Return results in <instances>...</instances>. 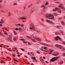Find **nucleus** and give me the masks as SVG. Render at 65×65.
<instances>
[{
  "label": "nucleus",
  "mask_w": 65,
  "mask_h": 65,
  "mask_svg": "<svg viewBox=\"0 0 65 65\" xmlns=\"http://www.w3.org/2000/svg\"><path fill=\"white\" fill-rule=\"evenodd\" d=\"M37 53H38V54H39V53H40V52H38V51H37Z\"/></svg>",
  "instance_id": "52"
},
{
  "label": "nucleus",
  "mask_w": 65,
  "mask_h": 65,
  "mask_svg": "<svg viewBox=\"0 0 65 65\" xmlns=\"http://www.w3.org/2000/svg\"><path fill=\"white\" fill-rule=\"evenodd\" d=\"M46 22H48V23H50L51 22V21L48 20H47Z\"/></svg>",
  "instance_id": "24"
},
{
  "label": "nucleus",
  "mask_w": 65,
  "mask_h": 65,
  "mask_svg": "<svg viewBox=\"0 0 65 65\" xmlns=\"http://www.w3.org/2000/svg\"><path fill=\"white\" fill-rule=\"evenodd\" d=\"M10 13L9 12L8 13V14L9 15H11L10 14Z\"/></svg>",
  "instance_id": "50"
},
{
  "label": "nucleus",
  "mask_w": 65,
  "mask_h": 65,
  "mask_svg": "<svg viewBox=\"0 0 65 65\" xmlns=\"http://www.w3.org/2000/svg\"><path fill=\"white\" fill-rule=\"evenodd\" d=\"M45 62L46 63H47V64H48V62L47 61H46Z\"/></svg>",
  "instance_id": "48"
},
{
  "label": "nucleus",
  "mask_w": 65,
  "mask_h": 65,
  "mask_svg": "<svg viewBox=\"0 0 65 65\" xmlns=\"http://www.w3.org/2000/svg\"><path fill=\"white\" fill-rule=\"evenodd\" d=\"M13 49H14V50H17V48H13Z\"/></svg>",
  "instance_id": "35"
},
{
  "label": "nucleus",
  "mask_w": 65,
  "mask_h": 65,
  "mask_svg": "<svg viewBox=\"0 0 65 65\" xmlns=\"http://www.w3.org/2000/svg\"><path fill=\"white\" fill-rule=\"evenodd\" d=\"M63 6V4H59V5L58 6V7H60V8H61L63 9L64 10H65V9L64 8V7Z\"/></svg>",
  "instance_id": "4"
},
{
  "label": "nucleus",
  "mask_w": 65,
  "mask_h": 65,
  "mask_svg": "<svg viewBox=\"0 0 65 65\" xmlns=\"http://www.w3.org/2000/svg\"><path fill=\"white\" fill-rule=\"evenodd\" d=\"M32 12H33V11H31L30 12V13H32Z\"/></svg>",
  "instance_id": "47"
},
{
  "label": "nucleus",
  "mask_w": 65,
  "mask_h": 65,
  "mask_svg": "<svg viewBox=\"0 0 65 65\" xmlns=\"http://www.w3.org/2000/svg\"><path fill=\"white\" fill-rule=\"evenodd\" d=\"M59 20H61V19H61V18H59Z\"/></svg>",
  "instance_id": "60"
},
{
  "label": "nucleus",
  "mask_w": 65,
  "mask_h": 65,
  "mask_svg": "<svg viewBox=\"0 0 65 65\" xmlns=\"http://www.w3.org/2000/svg\"><path fill=\"white\" fill-rule=\"evenodd\" d=\"M58 34V32H57V33H55V34H56V35H57V34Z\"/></svg>",
  "instance_id": "56"
},
{
  "label": "nucleus",
  "mask_w": 65,
  "mask_h": 65,
  "mask_svg": "<svg viewBox=\"0 0 65 65\" xmlns=\"http://www.w3.org/2000/svg\"><path fill=\"white\" fill-rule=\"evenodd\" d=\"M63 63V62L61 61L59 63L60 64H62V63Z\"/></svg>",
  "instance_id": "30"
},
{
  "label": "nucleus",
  "mask_w": 65,
  "mask_h": 65,
  "mask_svg": "<svg viewBox=\"0 0 65 65\" xmlns=\"http://www.w3.org/2000/svg\"><path fill=\"white\" fill-rule=\"evenodd\" d=\"M55 39L56 41H57L58 40H60V37L58 36H56L55 37Z\"/></svg>",
  "instance_id": "6"
},
{
  "label": "nucleus",
  "mask_w": 65,
  "mask_h": 65,
  "mask_svg": "<svg viewBox=\"0 0 65 65\" xmlns=\"http://www.w3.org/2000/svg\"><path fill=\"white\" fill-rule=\"evenodd\" d=\"M23 42L24 43H27V42H25L24 41H23Z\"/></svg>",
  "instance_id": "31"
},
{
  "label": "nucleus",
  "mask_w": 65,
  "mask_h": 65,
  "mask_svg": "<svg viewBox=\"0 0 65 65\" xmlns=\"http://www.w3.org/2000/svg\"><path fill=\"white\" fill-rule=\"evenodd\" d=\"M54 15H55V16H56V15H58V14H57V13H55L54 14Z\"/></svg>",
  "instance_id": "16"
},
{
  "label": "nucleus",
  "mask_w": 65,
  "mask_h": 65,
  "mask_svg": "<svg viewBox=\"0 0 65 65\" xmlns=\"http://www.w3.org/2000/svg\"><path fill=\"white\" fill-rule=\"evenodd\" d=\"M39 49L40 50H41V51H44V52H47V51H45L43 49H42L41 48H40Z\"/></svg>",
  "instance_id": "12"
},
{
  "label": "nucleus",
  "mask_w": 65,
  "mask_h": 65,
  "mask_svg": "<svg viewBox=\"0 0 65 65\" xmlns=\"http://www.w3.org/2000/svg\"><path fill=\"white\" fill-rule=\"evenodd\" d=\"M14 61H16V62H19L17 60L15 59H14Z\"/></svg>",
  "instance_id": "25"
},
{
  "label": "nucleus",
  "mask_w": 65,
  "mask_h": 65,
  "mask_svg": "<svg viewBox=\"0 0 65 65\" xmlns=\"http://www.w3.org/2000/svg\"><path fill=\"white\" fill-rule=\"evenodd\" d=\"M0 35L2 36H3V34L0 32Z\"/></svg>",
  "instance_id": "14"
},
{
  "label": "nucleus",
  "mask_w": 65,
  "mask_h": 65,
  "mask_svg": "<svg viewBox=\"0 0 65 65\" xmlns=\"http://www.w3.org/2000/svg\"><path fill=\"white\" fill-rule=\"evenodd\" d=\"M41 7H43V8H45V6H44V5H43V6H41Z\"/></svg>",
  "instance_id": "23"
},
{
  "label": "nucleus",
  "mask_w": 65,
  "mask_h": 65,
  "mask_svg": "<svg viewBox=\"0 0 65 65\" xmlns=\"http://www.w3.org/2000/svg\"><path fill=\"white\" fill-rule=\"evenodd\" d=\"M43 48L44 49V50H46V49H47V48L46 47H44V48Z\"/></svg>",
  "instance_id": "21"
},
{
  "label": "nucleus",
  "mask_w": 65,
  "mask_h": 65,
  "mask_svg": "<svg viewBox=\"0 0 65 65\" xmlns=\"http://www.w3.org/2000/svg\"><path fill=\"white\" fill-rule=\"evenodd\" d=\"M21 50H22V51H25V50L22 48H21Z\"/></svg>",
  "instance_id": "29"
},
{
  "label": "nucleus",
  "mask_w": 65,
  "mask_h": 65,
  "mask_svg": "<svg viewBox=\"0 0 65 65\" xmlns=\"http://www.w3.org/2000/svg\"><path fill=\"white\" fill-rule=\"evenodd\" d=\"M30 54H33V53L32 52H31L30 53Z\"/></svg>",
  "instance_id": "61"
},
{
  "label": "nucleus",
  "mask_w": 65,
  "mask_h": 65,
  "mask_svg": "<svg viewBox=\"0 0 65 65\" xmlns=\"http://www.w3.org/2000/svg\"><path fill=\"white\" fill-rule=\"evenodd\" d=\"M40 61L41 62L43 63H44V60H43V59H41L40 60Z\"/></svg>",
  "instance_id": "10"
},
{
  "label": "nucleus",
  "mask_w": 65,
  "mask_h": 65,
  "mask_svg": "<svg viewBox=\"0 0 65 65\" xmlns=\"http://www.w3.org/2000/svg\"><path fill=\"white\" fill-rule=\"evenodd\" d=\"M14 34H15V35H17V33L16 32H14Z\"/></svg>",
  "instance_id": "41"
},
{
  "label": "nucleus",
  "mask_w": 65,
  "mask_h": 65,
  "mask_svg": "<svg viewBox=\"0 0 65 65\" xmlns=\"http://www.w3.org/2000/svg\"><path fill=\"white\" fill-rule=\"evenodd\" d=\"M31 40H32V41H36L34 39H32Z\"/></svg>",
  "instance_id": "26"
},
{
  "label": "nucleus",
  "mask_w": 65,
  "mask_h": 65,
  "mask_svg": "<svg viewBox=\"0 0 65 65\" xmlns=\"http://www.w3.org/2000/svg\"><path fill=\"white\" fill-rule=\"evenodd\" d=\"M33 38H34L35 39L37 40H38L39 41H40V39L39 38H37L36 37H34Z\"/></svg>",
  "instance_id": "9"
},
{
  "label": "nucleus",
  "mask_w": 65,
  "mask_h": 65,
  "mask_svg": "<svg viewBox=\"0 0 65 65\" xmlns=\"http://www.w3.org/2000/svg\"><path fill=\"white\" fill-rule=\"evenodd\" d=\"M12 56H14V57H15V55L14 54H12Z\"/></svg>",
  "instance_id": "39"
},
{
  "label": "nucleus",
  "mask_w": 65,
  "mask_h": 65,
  "mask_svg": "<svg viewBox=\"0 0 65 65\" xmlns=\"http://www.w3.org/2000/svg\"><path fill=\"white\" fill-rule=\"evenodd\" d=\"M6 49H7V50L8 51H10L9 50V48H7V47H6Z\"/></svg>",
  "instance_id": "27"
},
{
  "label": "nucleus",
  "mask_w": 65,
  "mask_h": 65,
  "mask_svg": "<svg viewBox=\"0 0 65 65\" xmlns=\"http://www.w3.org/2000/svg\"><path fill=\"white\" fill-rule=\"evenodd\" d=\"M53 51H54L53 50H50V52H51V53H52V52H53Z\"/></svg>",
  "instance_id": "34"
},
{
  "label": "nucleus",
  "mask_w": 65,
  "mask_h": 65,
  "mask_svg": "<svg viewBox=\"0 0 65 65\" xmlns=\"http://www.w3.org/2000/svg\"><path fill=\"white\" fill-rule=\"evenodd\" d=\"M41 20L42 21H44V20H43V19H42Z\"/></svg>",
  "instance_id": "59"
},
{
  "label": "nucleus",
  "mask_w": 65,
  "mask_h": 65,
  "mask_svg": "<svg viewBox=\"0 0 65 65\" xmlns=\"http://www.w3.org/2000/svg\"><path fill=\"white\" fill-rule=\"evenodd\" d=\"M58 10L59 12H60V13H61V11L60 10Z\"/></svg>",
  "instance_id": "40"
},
{
  "label": "nucleus",
  "mask_w": 65,
  "mask_h": 65,
  "mask_svg": "<svg viewBox=\"0 0 65 65\" xmlns=\"http://www.w3.org/2000/svg\"><path fill=\"white\" fill-rule=\"evenodd\" d=\"M19 30H21V28H19Z\"/></svg>",
  "instance_id": "57"
},
{
  "label": "nucleus",
  "mask_w": 65,
  "mask_h": 65,
  "mask_svg": "<svg viewBox=\"0 0 65 65\" xmlns=\"http://www.w3.org/2000/svg\"><path fill=\"white\" fill-rule=\"evenodd\" d=\"M57 28H58V29H60L61 28V26H56Z\"/></svg>",
  "instance_id": "15"
},
{
  "label": "nucleus",
  "mask_w": 65,
  "mask_h": 65,
  "mask_svg": "<svg viewBox=\"0 0 65 65\" xmlns=\"http://www.w3.org/2000/svg\"><path fill=\"white\" fill-rule=\"evenodd\" d=\"M17 4L16 3H14V5H17Z\"/></svg>",
  "instance_id": "44"
},
{
  "label": "nucleus",
  "mask_w": 65,
  "mask_h": 65,
  "mask_svg": "<svg viewBox=\"0 0 65 65\" xmlns=\"http://www.w3.org/2000/svg\"><path fill=\"white\" fill-rule=\"evenodd\" d=\"M2 2V1L1 0H0V2Z\"/></svg>",
  "instance_id": "63"
},
{
  "label": "nucleus",
  "mask_w": 65,
  "mask_h": 65,
  "mask_svg": "<svg viewBox=\"0 0 65 65\" xmlns=\"http://www.w3.org/2000/svg\"><path fill=\"white\" fill-rule=\"evenodd\" d=\"M17 25L18 26H21V24H17Z\"/></svg>",
  "instance_id": "51"
},
{
  "label": "nucleus",
  "mask_w": 65,
  "mask_h": 65,
  "mask_svg": "<svg viewBox=\"0 0 65 65\" xmlns=\"http://www.w3.org/2000/svg\"><path fill=\"white\" fill-rule=\"evenodd\" d=\"M60 8H55V9H53V11H58V10H60Z\"/></svg>",
  "instance_id": "7"
},
{
  "label": "nucleus",
  "mask_w": 65,
  "mask_h": 65,
  "mask_svg": "<svg viewBox=\"0 0 65 65\" xmlns=\"http://www.w3.org/2000/svg\"><path fill=\"white\" fill-rule=\"evenodd\" d=\"M30 27L29 29H31V30H35V28L33 27V24H31L30 25Z\"/></svg>",
  "instance_id": "5"
},
{
  "label": "nucleus",
  "mask_w": 65,
  "mask_h": 65,
  "mask_svg": "<svg viewBox=\"0 0 65 65\" xmlns=\"http://www.w3.org/2000/svg\"><path fill=\"white\" fill-rule=\"evenodd\" d=\"M56 3L57 4H59L60 3H59V2H57Z\"/></svg>",
  "instance_id": "33"
},
{
  "label": "nucleus",
  "mask_w": 65,
  "mask_h": 65,
  "mask_svg": "<svg viewBox=\"0 0 65 65\" xmlns=\"http://www.w3.org/2000/svg\"><path fill=\"white\" fill-rule=\"evenodd\" d=\"M60 33H61V34H62V33H63V31H61L60 32Z\"/></svg>",
  "instance_id": "55"
},
{
  "label": "nucleus",
  "mask_w": 65,
  "mask_h": 65,
  "mask_svg": "<svg viewBox=\"0 0 65 65\" xmlns=\"http://www.w3.org/2000/svg\"><path fill=\"white\" fill-rule=\"evenodd\" d=\"M32 6V4H31L28 7V8H30V7H31Z\"/></svg>",
  "instance_id": "19"
},
{
  "label": "nucleus",
  "mask_w": 65,
  "mask_h": 65,
  "mask_svg": "<svg viewBox=\"0 0 65 65\" xmlns=\"http://www.w3.org/2000/svg\"><path fill=\"white\" fill-rule=\"evenodd\" d=\"M46 17L47 18H48V19H52V20H53L54 19V16L51 14L47 15L46 16Z\"/></svg>",
  "instance_id": "1"
},
{
  "label": "nucleus",
  "mask_w": 65,
  "mask_h": 65,
  "mask_svg": "<svg viewBox=\"0 0 65 65\" xmlns=\"http://www.w3.org/2000/svg\"><path fill=\"white\" fill-rule=\"evenodd\" d=\"M61 24L62 25H64V22L63 21L61 22Z\"/></svg>",
  "instance_id": "18"
},
{
  "label": "nucleus",
  "mask_w": 65,
  "mask_h": 65,
  "mask_svg": "<svg viewBox=\"0 0 65 65\" xmlns=\"http://www.w3.org/2000/svg\"><path fill=\"white\" fill-rule=\"evenodd\" d=\"M3 63V62L1 61V63Z\"/></svg>",
  "instance_id": "45"
},
{
  "label": "nucleus",
  "mask_w": 65,
  "mask_h": 65,
  "mask_svg": "<svg viewBox=\"0 0 65 65\" xmlns=\"http://www.w3.org/2000/svg\"><path fill=\"white\" fill-rule=\"evenodd\" d=\"M31 58L32 59H33V60H34L35 61V59H36V57H31Z\"/></svg>",
  "instance_id": "11"
},
{
  "label": "nucleus",
  "mask_w": 65,
  "mask_h": 65,
  "mask_svg": "<svg viewBox=\"0 0 65 65\" xmlns=\"http://www.w3.org/2000/svg\"><path fill=\"white\" fill-rule=\"evenodd\" d=\"M55 46H57V47H59L60 49H61V50L62 51H63V50H65V48H64L62 46H60L58 44H56L55 45Z\"/></svg>",
  "instance_id": "2"
},
{
  "label": "nucleus",
  "mask_w": 65,
  "mask_h": 65,
  "mask_svg": "<svg viewBox=\"0 0 65 65\" xmlns=\"http://www.w3.org/2000/svg\"><path fill=\"white\" fill-rule=\"evenodd\" d=\"M63 55L64 56H65V53H64L63 54Z\"/></svg>",
  "instance_id": "53"
},
{
  "label": "nucleus",
  "mask_w": 65,
  "mask_h": 65,
  "mask_svg": "<svg viewBox=\"0 0 65 65\" xmlns=\"http://www.w3.org/2000/svg\"><path fill=\"white\" fill-rule=\"evenodd\" d=\"M20 40H22V41H23V40H24L23 39H20Z\"/></svg>",
  "instance_id": "46"
},
{
  "label": "nucleus",
  "mask_w": 65,
  "mask_h": 65,
  "mask_svg": "<svg viewBox=\"0 0 65 65\" xmlns=\"http://www.w3.org/2000/svg\"><path fill=\"white\" fill-rule=\"evenodd\" d=\"M43 58L44 59H45V57L44 56H43Z\"/></svg>",
  "instance_id": "49"
},
{
  "label": "nucleus",
  "mask_w": 65,
  "mask_h": 65,
  "mask_svg": "<svg viewBox=\"0 0 65 65\" xmlns=\"http://www.w3.org/2000/svg\"><path fill=\"white\" fill-rule=\"evenodd\" d=\"M48 5V3H46V4H45V5Z\"/></svg>",
  "instance_id": "38"
},
{
  "label": "nucleus",
  "mask_w": 65,
  "mask_h": 65,
  "mask_svg": "<svg viewBox=\"0 0 65 65\" xmlns=\"http://www.w3.org/2000/svg\"><path fill=\"white\" fill-rule=\"evenodd\" d=\"M57 59H58V57H54L50 60V61L53 62L55 61L56 60H57Z\"/></svg>",
  "instance_id": "3"
},
{
  "label": "nucleus",
  "mask_w": 65,
  "mask_h": 65,
  "mask_svg": "<svg viewBox=\"0 0 65 65\" xmlns=\"http://www.w3.org/2000/svg\"><path fill=\"white\" fill-rule=\"evenodd\" d=\"M1 22H2V23H3V22H4L2 20H1Z\"/></svg>",
  "instance_id": "43"
},
{
  "label": "nucleus",
  "mask_w": 65,
  "mask_h": 65,
  "mask_svg": "<svg viewBox=\"0 0 65 65\" xmlns=\"http://www.w3.org/2000/svg\"><path fill=\"white\" fill-rule=\"evenodd\" d=\"M23 26H24V24H22L21 25V27H23Z\"/></svg>",
  "instance_id": "42"
},
{
  "label": "nucleus",
  "mask_w": 65,
  "mask_h": 65,
  "mask_svg": "<svg viewBox=\"0 0 65 65\" xmlns=\"http://www.w3.org/2000/svg\"><path fill=\"white\" fill-rule=\"evenodd\" d=\"M13 39H14V41H15L17 40V39L16 38H15V37H14Z\"/></svg>",
  "instance_id": "22"
},
{
  "label": "nucleus",
  "mask_w": 65,
  "mask_h": 65,
  "mask_svg": "<svg viewBox=\"0 0 65 65\" xmlns=\"http://www.w3.org/2000/svg\"><path fill=\"white\" fill-rule=\"evenodd\" d=\"M27 37L29 39H31V38H32L31 37L29 36H27Z\"/></svg>",
  "instance_id": "17"
},
{
  "label": "nucleus",
  "mask_w": 65,
  "mask_h": 65,
  "mask_svg": "<svg viewBox=\"0 0 65 65\" xmlns=\"http://www.w3.org/2000/svg\"><path fill=\"white\" fill-rule=\"evenodd\" d=\"M15 30H19V28H16L15 29Z\"/></svg>",
  "instance_id": "28"
},
{
  "label": "nucleus",
  "mask_w": 65,
  "mask_h": 65,
  "mask_svg": "<svg viewBox=\"0 0 65 65\" xmlns=\"http://www.w3.org/2000/svg\"><path fill=\"white\" fill-rule=\"evenodd\" d=\"M4 29H5V30H6V31H7V29H6V28L4 27Z\"/></svg>",
  "instance_id": "37"
},
{
  "label": "nucleus",
  "mask_w": 65,
  "mask_h": 65,
  "mask_svg": "<svg viewBox=\"0 0 65 65\" xmlns=\"http://www.w3.org/2000/svg\"><path fill=\"white\" fill-rule=\"evenodd\" d=\"M27 43L29 45H31V44H30V43L29 42H28Z\"/></svg>",
  "instance_id": "36"
},
{
  "label": "nucleus",
  "mask_w": 65,
  "mask_h": 65,
  "mask_svg": "<svg viewBox=\"0 0 65 65\" xmlns=\"http://www.w3.org/2000/svg\"><path fill=\"white\" fill-rule=\"evenodd\" d=\"M4 34H5L6 35H7V32H4Z\"/></svg>",
  "instance_id": "32"
},
{
  "label": "nucleus",
  "mask_w": 65,
  "mask_h": 65,
  "mask_svg": "<svg viewBox=\"0 0 65 65\" xmlns=\"http://www.w3.org/2000/svg\"><path fill=\"white\" fill-rule=\"evenodd\" d=\"M18 19L19 20H20V19H23V20H26V18H25L24 17H22L21 18H18Z\"/></svg>",
  "instance_id": "8"
},
{
  "label": "nucleus",
  "mask_w": 65,
  "mask_h": 65,
  "mask_svg": "<svg viewBox=\"0 0 65 65\" xmlns=\"http://www.w3.org/2000/svg\"><path fill=\"white\" fill-rule=\"evenodd\" d=\"M43 45H45L46 46H47V45H47V44H45V43L43 44Z\"/></svg>",
  "instance_id": "20"
},
{
  "label": "nucleus",
  "mask_w": 65,
  "mask_h": 65,
  "mask_svg": "<svg viewBox=\"0 0 65 65\" xmlns=\"http://www.w3.org/2000/svg\"><path fill=\"white\" fill-rule=\"evenodd\" d=\"M2 26V25L1 24H0V26Z\"/></svg>",
  "instance_id": "64"
},
{
  "label": "nucleus",
  "mask_w": 65,
  "mask_h": 65,
  "mask_svg": "<svg viewBox=\"0 0 65 65\" xmlns=\"http://www.w3.org/2000/svg\"><path fill=\"white\" fill-rule=\"evenodd\" d=\"M18 57H20V55H18Z\"/></svg>",
  "instance_id": "58"
},
{
  "label": "nucleus",
  "mask_w": 65,
  "mask_h": 65,
  "mask_svg": "<svg viewBox=\"0 0 65 65\" xmlns=\"http://www.w3.org/2000/svg\"><path fill=\"white\" fill-rule=\"evenodd\" d=\"M7 40L8 41H11V39L9 38H7Z\"/></svg>",
  "instance_id": "13"
},
{
  "label": "nucleus",
  "mask_w": 65,
  "mask_h": 65,
  "mask_svg": "<svg viewBox=\"0 0 65 65\" xmlns=\"http://www.w3.org/2000/svg\"><path fill=\"white\" fill-rule=\"evenodd\" d=\"M7 58H8V59H9V58H10V57H7Z\"/></svg>",
  "instance_id": "54"
},
{
  "label": "nucleus",
  "mask_w": 65,
  "mask_h": 65,
  "mask_svg": "<svg viewBox=\"0 0 65 65\" xmlns=\"http://www.w3.org/2000/svg\"><path fill=\"white\" fill-rule=\"evenodd\" d=\"M0 23H1V24H2V23L1 22V21L0 22Z\"/></svg>",
  "instance_id": "62"
}]
</instances>
